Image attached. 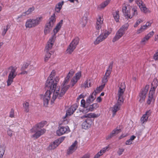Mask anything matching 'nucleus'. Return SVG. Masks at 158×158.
<instances>
[{
	"instance_id": "1",
	"label": "nucleus",
	"mask_w": 158,
	"mask_h": 158,
	"mask_svg": "<svg viewBox=\"0 0 158 158\" xmlns=\"http://www.w3.org/2000/svg\"><path fill=\"white\" fill-rule=\"evenodd\" d=\"M62 23L63 20H61L57 24L55 28L53 30L54 33V35L52 36V38L49 39L48 44L46 47L45 51H46V54L45 55L44 58V61L45 62L48 61L49 58L51 57L52 53L49 52V51L52 48L53 45L56 38V35L60 28Z\"/></svg>"
},
{
	"instance_id": "2",
	"label": "nucleus",
	"mask_w": 158,
	"mask_h": 158,
	"mask_svg": "<svg viewBox=\"0 0 158 158\" xmlns=\"http://www.w3.org/2000/svg\"><path fill=\"white\" fill-rule=\"evenodd\" d=\"M59 78L58 77H56V78L53 80V82L52 83V85L49 86H45V87L48 89H50L52 91H54L53 96L51 100V104L53 103L54 102L56 98L60 99L63 95H60L61 92V87L60 90V87L56 86L57 82L59 81Z\"/></svg>"
},
{
	"instance_id": "3",
	"label": "nucleus",
	"mask_w": 158,
	"mask_h": 158,
	"mask_svg": "<svg viewBox=\"0 0 158 158\" xmlns=\"http://www.w3.org/2000/svg\"><path fill=\"white\" fill-rule=\"evenodd\" d=\"M46 121H42L36 124L31 130V133H35L31 136V137L37 139L45 133L46 130L44 129L41 128L43 127L47 124Z\"/></svg>"
},
{
	"instance_id": "4",
	"label": "nucleus",
	"mask_w": 158,
	"mask_h": 158,
	"mask_svg": "<svg viewBox=\"0 0 158 158\" xmlns=\"http://www.w3.org/2000/svg\"><path fill=\"white\" fill-rule=\"evenodd\" d=\"M75 72L73 70H71L67 74L64 81L61 84V92L60 95H64L65 92L70 87V85H67L68 83L70 78L73 75Z\"/></svg>"
},
{
	"instance_id": "5",
	"label": "nucleus",
	"mask_w": 158,
	"mask_h": 158,
	"mask_svg": "<svg viewBox=\"0 0 158 158\" xmlns=\"http://www.w3.org/2000/svg\"><path fill=\"white\" fill-rule=\"evenodd\" d=\"M97 117V115L94 113L86 114L82 116H81V119H83L85 118H88L82 123V128L85 129H88L91 126V123H90V122H91V121L89 118H96Z\"/></svg>"
},
{
	"instance_id": "6",
	"label": "nucleus",
	"mask_w": 158,
	"mask_h": 158,
	"mask_svg": "<svg viewBox=\"0 0 158 158\" xmlns=\"http://www.w3.org/2000/svg\"><path fill=\"white\" fill-rule=\"evenodd\" d=\"M129 24L127 23L123 25L116 32L115 36L112 40V42H114L120 38L125 34L127 30Z\"/></svg>"
},
{
	"instance_id": "7",
	"label": "nucleus",
	"mask_w": 158,
	"mask_h": 158,
	"mask_svg": "<svg viewBox=\"0 0 158 158\" xmlns=\"http://www.w3.org/2000/svg\"><path fill=\"white\" fill-rule=\"evenodd\" d=\"M42 19V17L40 16L35 19H28L26 22L25 27L26 28H29L35 27L40 24Z\"/></svg>"
},
{
	"instance_id": "8",
	"label": "nucleus",
	"mask_w": 158,
	"mask_h": 158,
	"mask_svg": "<svg viewBox=\"0 0 158 158\" xmlns=\"http://www.w3.org/2000/svg\"><path fill=\"white\" fill-rule=\"evenodd\" d=\"M152 87L150 89L148 98L147 101V103L148 104H150L152 101H154V99L153 98V95L155 93V90L158 85L157 81L156 80H154L152 83Z\"/></svg>"
},
{
	"instance_id": "9",
	"label": "nucleus",
	"mask_w": 158,
	"mask_h": 158,
	"mask_svg": "<svg viewBox=\"0 0 158 158\" xmlns=\"http://www.w3.org/2000/svg\"><path fill=\"white\" fill-rule=\"evenodd\" d=\"M16 68H15L13 66L9 67L8 68V71L10 72L8 79L7 81V85H10L13 81L14 78L17 75V73L16 72Z\"/></svg>"
},
{
	"instance_id": "10",
	"label": "nucleus",
	"mask_w": 158,
	"mask_h": 158,
	"mask_svg": "<svg viewBox=\"0 0 158 158\" xmlns=\"http://www.w3.org/2000/svg\"><path fill=\"white\" fill-rule=\"evenodd\" d=\"M49 22L46 25L44 29V33L45 35H46L50 32L55 22V14L51 16L49 19Z\"/></svg>"
},
{
	"instance_id": "11",
	"label": "nucleus",
	"mask_w": 158,
	"mask_h": 158,
	"mask_svg": "<svg viewBox=\"0 0 158 158\" xmlns=\"http://www.w3.org/2000/svg\"><path fill=\"white\" fill-rule=\"evenodd\" d=\"M46 89L47 90L44 95L43 99L44 105L47 106L49 100H50L51 95L52 94V97L53 96L54 91H52L50 89H48L46 87Z\"/></svg>"
},
{
	"instance_id": "12",
	"label": "nucleus",
	"mask_w": 158,
	"mask_h": 158,
	"mask_svg": "<svg viewBox=\"0 0 158 158\" xmlns=\"http://www.w3.org/2000/svg\"><path fill=\"white\" fill-rule=\"evenodd\" d=\"M79 41V39L78 38H75L68 46L66 50L67 53L69 54H71L78 44Z\"/></svg>"
},
{
	"instance_id": "13",
	"label": "nucleus",
	"mask_w": 158,
	"mask_h": 158,
	"mask_svg": "<svg viewBox=\"0 0 158 158\" xmlns=\"http://www.w3.org/2000/svg\"><path fill=\"white\" fill-rule=\"evenodd\" d=\"M149 88L148 85H146L144 88L143 89L141 90L139 94V102L140 103H142L144 102L146 95L148 93Z\"/></svg>"
},
{
	"instance_id": "14",
	"label": "nucleus",
	"mask_w": 158,
	"mask_h": 158,
	"mask_svg": "<svg viewBox=\"0 0 158 158\" xmlns=\"http://www.w3.org/2000/svg\"><path fill=\"white\" fill-rule=\"evenodd\" d=\"M110 33V32L108 31H106L104 33L101 34L98 36L96 40L94 41L95 44H98L100 42H102L106 39L108 35Z\"/></svg>"
},
{
	"instance_id": "15",
	"label": "nucleus",
	"mask_w": 158,
	"mask_h": 158,
	"mask_svg": "<svg viewBox=\"0 0 158 158\" xmlns=\"http://www.w3.org/2000/svg\"><path fill=\"white\" fill-rule=\"evenodd\" d=\"M70 131L68 127L62 126L59 127L58 129L56 131V134L60 136L65 133H68Z\"/></svg>"
},
{
	"instance_id": "16",
	"label": "nucleus",
	"mask_w": 158,
	"mask_h": 158,
	"mask_svg": "<svg viewBox=\"0 0 158 158\" xmlns=\"http://www.w3.org/2000/svg\"><path fill=\"white\" fill-rule=\"evenodd\" d=\"M81 77V72H78L71 79L70 82V85L73 87Z\"/></svg>"
},
{
	"instance_id": "17",
	"label": "nucleus",
	"mask_w": 158,
	"mask_h": 158,
	"mask_svg": "<svg viewBox=\"0 0 158 158\" xmlns=\"http://www.w3.org/2000/svg\"><path fill=\"white\" fill-rule=\"evenodd\" d=\"M77 147V140H75L69 148L67 150V154L70 155L72 154L76 150Z\"/></svg>"
},
{
	"instance_id": "18",
	"label": "nucleus",
	"mask_w": 158,
	"mask_h": 158,
	"mask_svg": "<svg viewBox=\"0 0 158 158\" xmlns=\"http://www.w3.org/2000/svg\"><path fill=\"white\" fill-rule=\"evenodd\" d=\"M123 102L118 101L117 103L112 107L113 116H114L116 114V112L120 109V106Z\"/></svg>"
},
{
	"instance_id": "19",
	"label": "nucleus",
	"mask_w": 158,
	"mask_h": 158,
	"mask_svg": "<svg viewBox=\"0 0 158 158\" xmlns=\"http://www.w3.org/2000/svg\"><path fill=\"white\" fill-rule=\"evenodd\" d=\"M55 70H53L51 72L49 77L48 78L45 84V86H49L51 85H52V83L53 82V77L55 76Z\"/></svg>"
},
{
	"instance_id": "20",
	"label": "nucleus",
	"mask_w": 158,
	"mask_h": 158,
	"mask_svg": "<svg viewBox=\"0 0 158 158\" xmlns=\"http://www.w3.org/2000/svg\"><path fill=\"white\" fill-rule=\"evenodd\" d=\"M55 70H53L51 72L49 77L48 78L45 84V86H49L51 85H52V83L53 82V77L55 76Z\"/></svg>"
},
{
	"instance_id": "21",
	"label": "nucleus",
	"mask_w": 158,
	"mask_h": 158,
	"mask_svg": "<svg viewBox=\"0 0 158 158\" xmlns=\"http://www.w3.org/2000/svg\"><path fill=\"white\" fill-rule=\"evenodd\" d=\"M122 11L123 15L125 18L127 19H130V15H131V10L130 8H127L126 6H123Z\"/></svg>"
},
{
	"instance_id": "22",
	"label": "nucleus",
	"mask_w": 158,
	"mask_h": 158,
	"mask_svg": "<svg viewBox=\"0 0 158 158\" xmlns=\"http://www.w3.org/2000/svg\"><path fill=\"white\" fill-rule=\"evenodd\" d=\"M34 10L33 7L29 8L28 10L25 12L23 13L21 15L19 16L17 18V20H18V21H21V18H22L23 16H25L26 15H28L31 14L32 11Z\"/></svg>"
},
{
	"instance_id": "23",
	"label": "nucleus",
	"mask_w": 158,
	"mask_h": 158,
	"mask_svg": "<svg viewBox=\"0 0 158 158\" xmlns=\"http://www.w3.org/2000/svg\"><path fill=\"white\" fill-rule=\"evenodd\" d=\"M96 92L94 91L92 93V95H91L87 98L86 100V104H89L92 103L93 101L96 98Z\"/></svg>"
},
{
	"instance_id": "24",
	"label": "nucleus",
	"mask_w": 158,
	"mask_h": 158,
	"mask_svg": "<svg viewBox=\"0 0 158 158\" xmlns=\"http://www.w3.org/2000/svg\"><path fill=\"white\" fill-rule=\"evenodd\" d=\"M121 130L120 129H114L112 131V132L110 135H108L106 137V140H108L111 139L112 137L114 136L115 135L121 132Z\"/></svg>"
},
{
	"instance_id": "25",
	"label": "nucleus",
	"mask_w": 158,
	"mask_h": 158,
	"mask_svg": "<svg viewBox=\"0 0 158 158\" xmlns=\"http://www.w3.org/2000/svg\"><path fill=\"white\" fill-rule=\"evenodd\" d=\"M138 14V8L136 6H133L131 10V15H129L130 19H131L134 16H137Z\"/></svg>"
},
{
	"instance_id": "26",
	"label": "nucleus",
	"mask_w": 158,
	"mask_h": 158,
	"mask_svg": "<svg viewBox=\"0 0 158 158\" xmlns=\"http://www.w3.org/2000/svg\"><path fill=\"white\" fill-rule=\"evenodd\" d=\"M77 108V105H72L67 111L66 113V115H71L72 114Z\"/></svg>"
},
{
	"instance_id": "27",
	"label": "nucleus",
	"mask_w": 158,
	"mask_h": 158,
	"mask_svg": "<svg viewBox=\"0 0 158 158\" xmlns=\"http://www.w3.org/2000/svg\"><path fill=\"white\" fill-rule=\"evenodd\" d=\"M151 111L150 110L147 111L146 113L143 114L141 118V122L142 123H143L147 121L148 118L150 115Z\"/></svg>"
},
{
	"instance_id": "28",
	"label": "nucleus",
	"mask_w": 158,
	"mask_h": 158,
	"mask_svg": "<svg viewBox=\"0 0 158 158\" xmlns=\"http://www.w3.org/2000/svg\"><path fill=\"white\" fill-rule=\"evenodd\" d=\"M103 23V19L99 16L98 18L97 19V21L96 23V27L97 30L100 29Z\"/></svg>"
},
{
	"instance_id": "29",
	"label": "nucleus",
	"mask_w": 158,
	"mask_h": 158,
	"mask_svg": "<svg viewBox=\"0 0 158 158\" xmlns=\"http://www.w3.org/2000/svg\"><path fill=\"white\" fill-rule=\"evenodd\" d=\"M89 104H88L86 108H84L82 110V112L83 113H85L88 112L89 111H92L94 108L93 104L89 106Z\"/></svg>"
},
{
	"instance_id": "30",
	"label": "nucleus",
	"mask_w": 158,
	"mask_h": 158,
	"mask_svg": "<svg viewBox=\"0 0 158 158\" xmlns=\"http://www.w3.org/2000/svg\"><path fill=\"white\" fill-rule=\"evenodd\" d=\"M125 90L122 89H120L119 88V90L118 91V101H120L121 102L123 101V94L124 93Z\"/></svg>"
},
{
	"instance_id": "31",
	"label": "nucleus",
	"mask_w": 158,
	"mask_h": 158,
	"mask_svg": "<svg viewBox=\"0 0 158 158\" xmlns=\"http://www.w3.org/2000/svg\"><path fill=\"white\" fill-rule=\"evenodd\" d=\"M57 140H55L53 142H52L50 144L48 147V149L49 150H52L56 148L59 145V143H58Z\"/></svg>"
},
{
	"instance_id": "32",
	"label": "nucleus",
	"mask_w": 158,
	"mask_h": 158,
	"mask_svg": "<svg viewBox=\"0 0 158 158\" xmlns=\"http://www.w3.org/2000/svg\"><path fill=\"white\" fill-rule=\"evenodd\" d=\"M64 2L62 1L61 2H58L57 4H56L55 7V10L56 11L59 13L60 12V10L61 9L62 6L64 4Z\"/></svg>"
},
{
	"instance_id": "33",
	"label": "nucleus",
	"mask_w": 158,
	"mask_h": 158,
	"mask_svg": "<svg viewBox=\"0 0 158 158\" xmlns=\"http://www.w3.org/2000/svg\"><path fill=\"white\" fill-rule=\"evenodd\" d=\"M112 15L115 21L116 22H118L119 19V11L118 10L113 11L112 12Z\"/></svg>"
},
{
	"instance_id": "34",
	"label": "nucleus",
	"mask_w": 158,
	"mask_h": 158,
	"mask_svg": "<svg viewBox=\"0 0 158 158\" xmlns=\"http://www.w3.org/2000/svg\"><path fill=\"white\" fill-rule=\"evenodd\" d=\"M139 9L141 11L145 14L149 13L151 12L149 10L147 7H146L144 4L141 6L140 8H139Z\"/></svg>"
},
{
	"instance_id": "35",
	"label": "nucleus",
	"mask_w": 158,
	"mask_h": 158,
	"mask_svg": "<svg viewBox=\"0 0 158 158\" xmlns=\"http://www.w3.org/2000/svg\"><path fill=\"white\" fill-rule=\"evenodd\" d=\"M110 1L107 0L101 3L99 6L98 8L100 9H103L107 6L109 3Z\"/></svg>"
},
{
	"instance_id": "36",
	"label": "nucleus",
	"mask_w": 158,
	"mask_h": 158,
	"mask_svg": "<svg viewBox=\"0 0 158 158\" xmlns=\"http://www.w3.org/2000/svg\"><path fill=\"white\" fill-rule=\"evenodd\" d=\"M148 27L147 25L146 24L145 25L141 26L137 31V33L139 34L141 32L147 29Z\"/></svg>"
},
{
	"instance_id": "37",
	"label": "nucleus",
	"mask_w": 158,
	"mask_h": 158,
	"mask_svg": "<svg viewBox=\"0 0 158 158\" xmlns=\"http://www.w3.org/2000/svg\"><path fill=\"white\" fill-rule=\"evenodd\" d=\"M113 62L111 61L109 64L108 68L106 71V73H108V75L110 74L112 70V67L113 66Z\"/></svg>"
},
{
	"instance_id": "38",
	"label": "nucleus",
	"mask_w": 158,
	"mask_h": 158,
	"mask_svg": "<svg viewBox=\"0 0 158 158\" xmlns=\"http://www.w3.org/2000/svg\"><path fill=\"white\" fill-rule=\"evenodd\" d=\"M23 106L24 111L26 112H28L29 110V103L26 102L23 104Z\"/></svg>"
},
{
	"instance_id": "39",
	"label": "nucleus",
	"mask_w": 158,
	"mask_h": 158,
	"mask_svg": "<svg viewBox=\"0 0 158 158\" xmlns=\"http://www.w3.org/2000/svg\"><path fill=\"white\" fill-rule=\"evenodd\" d=\"M110 74H109L108 75V74L106 73V72L105 75L103 77L102 80L103 84H105V85L106 83L107 82L108 80V77H109Z\"/></svg>"
},
{
	"instance_id": "40",
	"label": "nucleus",
	"mask_w": 158,
	"mask_h": 158,
	"mask_svg": "<svg viewBox=\"0 0 158 158\" xmlns=\"http://www.w3.org/2000/svg\"><path fill=\"white\" fill-rule=\"evenodd\" d=\"M110 149L109 145H108L107 146L103 148L99 152L102 155L103 153H104L105 152L108 151Z\"/></svg>"
},
{
	"instance_id": "41",
	"label": "nucleus",
	"mask_w": 158,
	"mask_h": 158,
	"mask_svg": "<svg viewBox=\"0 0 158 158\" xmlns=\"http://www.w3.org/2000/svg\"><path fill=\"white\" fill-rule=\"evenodd\" d=\"M105 86V84H102L99 87H98L94 91H96V94L97 93H98L101 92L102 89Z\"/></svg>"
},
{
	"instance_id": "42",
	"label": "nucleus",
	"mask_w": 158,
	"mask_h": 158,
	"mask_svg": "<svg viewBox=\"0 0 158 158\" xmlns=\"http://www.w3.org/2000/svg\"><path fill=\"white\" fill-rule=\"evenodd\" d=\"M135 2L139 6V8L144 4L142 0H135Z\"/></svg>"
},
{
	"instance_id": "43",
	"label": "nucleus",
	"mask_w": 158,
	"mask_h": 158,
	"mask_svg": "<svg viewBox=\"0 0 158 158\" xmlns=\"http://www.w3.org/2000/svg\"><path fill=\"white\" fill-rule=\"evenodd\" d=\"M5 150L3 147H0V158H2L4 154Z\"/></svg>"
},
{
	"instance_id": "44",
	"label": "nucleus",
	"mask_w": 158,
	"mask_h": 158,
	"mask_svg": "<svg viewBox=\"0 0 158 158\" xmlns=\"http://www.w3.org/2000/svg\"><path fill=\"white\" fill-rule=\"evenodd\" d=\"M9 28L10 27L8 25H7L6 26H5L4 27L3 31L2 33V35H4L6 34L7 31L9 29Z\"/></svg>"
},
{
	"instance_id": "45",
	"label": "nucleus",
	"mask_w": 158,
	"mask_h": 158,
	"mask_svg": "<svg viewBox=\"0 0 158 158\" xmlns=\"http://www.w3.org/2000/svg\"><path fill=\"white\" fill-rule=\"evenodd\" d=\"M29 65V64L27 63H24L22 65L21 70V71H23L25 69L27 68Z\"/></svg>"
},
{
	"instance_id": "46",
	"label": "nucleus",
	"mask_w": 158,
	"mask_h": 158,
	"mask_svg": "<svg viewBox=\"0 0 158 158\" xmlns=\"http://www.w3.org/2000/svg\"><path fill=\"white\" fill-rule=\"evenodd\" d=\"M88 104H86V102H85V101L84 99L81 100V106L84 107L86 108Z\"/></svg>"
},
{
	"instance_id": "47",
	"label": "nucleus",
	"mask_w": 158,
	"mask_h": 158,
	"mask_svg": "<svg viewBox=\"0 0 158 158\" xmlns=\"http://www.w3.org/2000/svg\"><path fill=\"white\" fill-rule=\"evenodd\" d=\"M143 21V20H142L141 19H140L137 20L136 22L134 24V27H137L138 25H139L141 23H142Z\"/></svg>"
},
{
	"instance_id": "48",
	"label": "nucleus",
	"mask_w": 158,
	"mask_h": 158,
	"mask_svg": "<svg viewBox=\"0 0 158 158\" xmlns=\"http://www.w3.org/2000/svg\"><path fill=\"white\" fill-rule=\"evenodd\" d=\"M14 110L13 109H11L9 117L12 118L14 117Z\"/></svg>"
},
{
	"instance_id": "49",
	"label": "nucleus",
	"mask_w": 158,
	"mask_h": 158,
	"mask_svg": "<svg viewBox=\"0 0 158 158\" xmlns=\"http://www.w3.org/2000/svg\"><path fill=\"white\" fill-rule=\"evenodd\" d=\"M125 83H122L119 85V88L120 89H122L125 90Z\"/></svg>"
},
{
	"instance_id": "50",
	"label": "nucleus",
	"mask_w": 158,
	"mask_h": 158,
	"mask_svg": "<svg viewBox=\"0 0 158 158\" xmlns=\"http://www.w3.org/2000/svg\"><path fill=\"white\" fill-rule=\"evenodd\" d=\"M65 137H61L60 138L56 139V140H57L58 143H59V145L64 140V139Z\"/></svg>"
},
{
	"instance_id": "51",
	"label": "nucleus",
	"mask_w": 158,
	"mask_h": 158,
	"mask_svg": "<svg viewBox=\"0 0 158 158\" xmlns=\"http://www.w3.org/2000/svg\"><path fill=\"white\" fill-rule=\"evenodd\" d=\"M124 151V149L123 148H119L118 151V153L119 155H120L122 154L123 152Z\"/></svg>"
},
{
	"instance_id": "52",
	"label": "nucleus",
	"mask_w": 158,
	"mask_h": 158,
	"mask_svg": "<svg viewBox=\"0 0 158 158\" xmlns=\"http://www.w3.org/2000/svg\"><path fill=\"white\" fill-rule=\"evenodd\" d=\"M154 59L155 60H158V50L154 55Z\"/></svg>"
},
{
	"instance_id": "53",
	"label": "nucleus",
	"mask_w": 158,
	"mask_h": 158,
	"mask_svg": "<svg viewBox=\"0 0 158 158\" xmlns=\"http://www.w3.org/2000/svg\"><path fill=\"white\" fill-rule=\"evenodd\" d=\"M13 131L11 130L10 129L8 130L7 134L9 136H12L13 134Z\"/></svg>"
},
{
	"instance_id": "54",
	"label": "nucleus",
	"mask_w": 158,
	"mask_h": 158,
	"mask_svg": "<svg viewBox=\"0 0 158 158\" xmlns=\"http://www.w3.org/2000/svg\"><path fill=\"white\" fill-rule=\"evenodd\" d=\"M154 34V32L153 31H152L150 32L148 34H147L148 36L150 38H151Z\"/></svg>"
},
{
	"instance_id": "55",
	"label": "nucleus",
	"mask_w": 158,
	"mask_h": 158,
	"mask_svg": "<svg viewBox=\"0 0 158 158\" xmlns=\"http://www.w3.org/2000/svg\"><path fill=\"white\" fill-rule=\"evenodd\" d=\"M132 141H131L130 139L127 140L126 142V144L127 145H130L132 143Z\"/></svg>"
},
{
	"instance_id": "56",
	"label": "nucleus",
	"mask_w": 158,
	"mask_h": 158,
	"mask_svg": "<svg viewBox=\"0 0 158 158\" xmlns=\"http://www.w3.org/2000/svg\"><path fill=\"white\" fill-rule=\"evenodd\" d=\"M102 154L100 153V152H98L95 156L94 158H98L100 156L102 155Z\"/></svg>"
},
{
	"instance_id": "57",
	"label": "nucleus",
	"mask_w": 158,
	"mask_h": 158,
	"mask_svg": "<svg viewBox=\"0 0 158 158\" xmlns=\"http://www.w3.org/2000/svg\"><path fill=\"white\" fill-rule=\"evenodd\" d=\"M88 82L87 80L84 83L83 86L85 87V88L89 87V86H88Z\"/></svg>"
},
{
	"instance_id": "58",
	"label": "nucleus",
	"mask_w": 158,
	"mask_h": 158,
	"mask_svg": "<svg viewBox=\"0 0 158 158\" xmlns=\"http://www.w3.org/2000/svg\"><path fill=\"white\" fill-rule=\"evenodd\" d=\"M147 40H146L144 38L143 39H142L141 41V43L142 44H145V43L147 41Z\"/></svg>"
},
{
	"instance_id": "59",
	"label": "nucleus",
	"mask_w": 158,
	"mask_h": 158,
	"mask_svg": "<svg viewBox=\"0 0 158 158\" xmlns=\"http://www.w3.org/2000/svg\"><path fill=\"white\" fill-rule=\"evenodd\" d=\"M84 98V96L82 94H81V95H79V96L77 97V100H78L81 98Z\"/></svg>"
},
{
	"instance_id": "60",
	"label": "nucleus",
	"mask_w": 158,
	"mask_h": 158,
	"mask_svg": "<svg viewBox=\"0 0 158 158\" xmlns=\"http://www.w3.org/2000/svg\"><path fill=\"white\" fill-rule=\"evenodd\" d=\"M152 22H148L146 23V25H147L148 27L151 26Z\"/></svg>"
},
{
	"instance_id": "61",
	"label": "nucleus",
	"mask_w": 158,
	"mask_h": 158,
	"mask_svg": "<svg viewBox=\"0 0 158 158\" xmlns=\"http://www.w3.org/2000/svg\"><path fill=\"white\" fill-rule=\"evenodd\" d=\"M22 71V72L20 73L21 74H27L28 72L27 71H24V70Z\"/></svg>"
},
{
	"instance_id": "62",
	"label": "nucleus",
	"mask_w": 158,
	"mask_h": 158,
	"mask_svg": "<svg viewBox=\"0 0 158 158\" xmlns=\"http://www.w3.org/2000/svg\"><path fill=\"white\" fill-rule=\"evenodd\" d=\"M102 99L100 97H98L96 99L97 101L98 102H100L101 101Z\"/></svg>"
},
{
	"instance_id": "63",
	"label": "nucleus",
	"mask_w": 158,
	"mask_h": 158,
	"mask_svg": "<svg viewBox=\"0 0 158 158\" xmlns=\"http://www.w3.org/2000/svg\"><path fill=\"white\" fill-rule=\"evenodd\" d=\"M136 138V137L134 135H132L131 136L130 139L132 141L134 139Z\"/></svg>"
},
{
	"instance_id": "64",
	"label": "nucleus",
	"mask_w": 158,
	"mask_h": 158,
	"mask_svg": "<svg viewBox=\"0 0 158 158\" xmlns=\"http://www.w3.org/2000/svg\"><path fill=\"white\" fill-rule=\"evenodd\" d=\"M93 105L94 106V108H96L98 107V106L96 103L93 104Z\"/></svg>"
}]
</instances>
